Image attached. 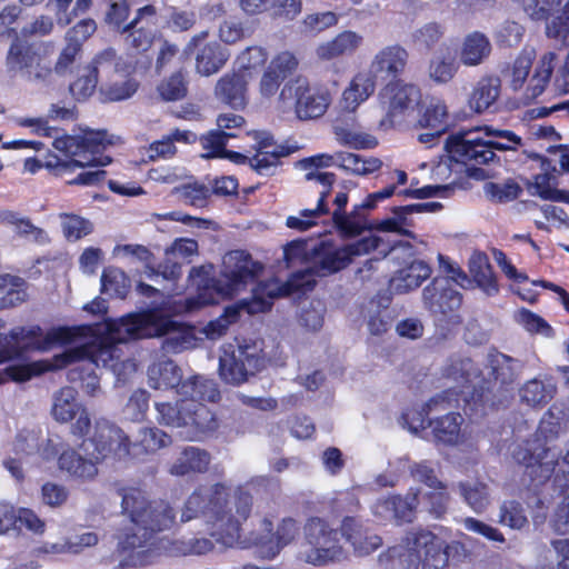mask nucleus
Here are the masks:
<instances>
[{"mask_svg": "<svg viewBox=\"0 0 569 569\" xmlns=\"http://www.w3.org/2000/svg\"><path fill=\"white\" fill-rule=\"evenodd\" d=\"M118 140V137L106 130H89L82 136L54 137L52 146L59 154L48 152L43 160L28 158L24 168L32 173L44 168L51 176L64 179L70 186H98L106 179V170L81 171L78 174L74 172L77 169L106 167L111 163L112 158L108 150Z\"/></svg>", "mask_w": 569, "mask_h": 569, "instance_id": "nucleus-1", "label": "nucleus"}, {"mask_svg": "<svg viewBox=\"0 0 569 569\" xmlns=\"http://www.w3.org/2000/svg\"><path fill=\"white\" fill-rule=\"evenodd\" d=\"M212 522L210 536L228 548L247 547L242 537V521L249 517V489L247 485L233 486L217 482L211 487L200 486L188 497L181 512V521L198 517Z\"/></svg>", "mask_w": 569, "mask_h": 569, "instance_id": "nucleus-2", "label": "nucleus"}, {"mask_svg": "<svg viewBox=\"0 0 569 569\" xmlns=\"http://www.w3.org/2000/svg\"><path fill=\"white\" fill-rule=\"evenodd\" d=\"M119 495L122 513L133 525L118 542L117 550L127 555L119 567H143L151 562L157 533L176 525V510L163 499H149L140 488H122Z\"/></svg>", "mask_w": 569, "mask_h": 569, "instance_id": "nucleus-3", "label": "nucleus"}, {"mask_svg": "<svg viewBox=\"0 0 569 569\" xmlns=\"http://www.w3.org/2000/svg\"><path fill=\"white\" fill-rule=\"evenodd\" d=\"M377 236L365 237L340 248L322 247L315 266L295 272L287 282L280 284L277 279L260 281L251 289V313L269 310L278 297L295 292H306L316 284V276L325 277L348 267L355 258L369 254L380 246Z\"/></svg>", "mask_w": 569, "mask_h": 569, "instance_id": "nucleus-4", "label": "nucleus"}, {"mask_svg": "<svg viewBox=\"0 0 569 569\" xmlns=\"http://www.w3.org/2000/svg\"><path fill=\"white\" fill-rule=\"evenodd\" d=\"M163 349L179 353L196 346V328L173 320L159 309L133 312L106 321V337L112 345L132 340L163 337Z\"/></svg>", "mask_w": 569, "mask_h": 569, "instance_id": "nucleus-5", "label": "nucleus"}, {"mask_svg": "<svg viewBox=\"0 0 569 569\" xmlns=\"http://www.w3.org/2000/svg\"><path fill=\"white\" fill-rule=\"evenodd\" d=\"M457 392L445 391L440 395L432 397L421 410H408L403 415L405 421L409 425V429L418 432L419 429H425L426 426H432L435 438L446 445H458L465 440V432L461 428L463 418L460 413L449 412L433 422L428 421V415L432 411H441L449 409L452 402L457 401Z\"/></svg>", "mask_w": 569, "mask_h": 569, "instance_id": "nucleus-6", "label": "nucleus"}, {"mask_svg": "<svg viewBox=\"0 0 569 569\" xmlns=\"http://www.w3.org/2000/svg\"><path fill=\"white\" fill-rule=\"evenodd\" d=\"M332 102V92L322 84L311 86L306 77L298 76L284 83L277 99L280 112L295 109L300 120L321 118Z\"/></svg>", "mask_w": 569, "mask_h": 569, "instance_id": "nucleus-7", "label": "nucleus"}, {"mask_svg": "<svg viewBox=\"0 0 569 569\" xmlns=\"http://www.w3.org/2000/svg\"><path fill=\"white\" fill-rule=\"evenodd\" d=\"M158 422L173 428H184L191 440L201 439L219 428V419L204 403L179 399L170 402L156 403Z\"/></svg>", "mask_w": 569, "mask_h": 569, "instance_id": "nucleus-8", "label": "nucleus"}, {"mask_svg": "<svg viewBox=\"0 0 569 569\" xmlns=\"http://www.w3.org/2000/svg\"><path fill=\"white\" fill-rule=\"evenodd\" d=\"M249 279V252L231 250L222 258L218 276L204 280L199 288V299L202 305H216L231 299Z\"/></svg>", "mask_w": 569, "mask_h": 569, "instance_id": "nucleus-9", "label": "nucleus"}, {"mask_svg": "<svg viewBox=\"0 0 569 569\" xmlns=\"http://www.w3.org/2000/svg\"><path fill=\"white\" fill-rule=\"evenodd\" d=\"M8 48L4 66L10 77L27 81H46L52 74V63L42 43L19 37L16 29Z\"/></svg>", "mask_w": 569, "mask_h": 569, "instance_id": "nucleus-10", "label": "nucleus"}, {"mask_svg": "<svg viewBox=\"0 0 569 569\" xmlns=\"http://www.w3.org/2000/svg\"><path fill=\"white\" fill-rule=\"evenodd\" d=\"M303 533L307 548L299 552L301 561L322 567L346 558V551L340 545V533L323 519H309Z\"/></svg>", "mask_w": 569, "mask_h": 569, "instance_id": "nucleus-11", "label": "nucleus"}, {"mask_svg": "<svg viewBox=\"0 0 569 569\" xmlns=\"http://www.w3.org/2000/svg\"><path fill=\"white\" fill-rule=\"evenodd\" d=\"M333 166V158L329 153H319L312 157L301 159L297 162V167L305 172V179L316 181L323 187L320 191L318 204L315 209L302 210L298 216L287 218V226L291 229L300 231L308 230L315 224V219L320 214L328 212L326 198L330 192V188L336 181V174L323 171V169Z\"/></svg>", "mask_w": 569, "mask_h": 569, "instance_id": "nucleus-12", "label": "nucleus"}, {"mask_svg": "<svg viewBox=\"0 0 569 569\" xmlns=\"http://www.w3.org/2000/svg\"><path fill=\"white\" fill-rule=\"evenodd\" d=\"M443 547V541L430 531H411L403 539V543L393 546L381 553L379 562L388 567L395 559H398L403 569H418L422 557L426 559L438 557V562L445 563Z\"/></svg>", "mask_w": 569, "mask_h": 569, "instance_id": "nucleus-13", "label": "nucleus"}, {"mask_svg": "<svg viewBox=\"0 0 569 569\" xmlns=\"http://www.w3.org/2000/svg\"><path fill=\"white\" fill-rule=\"evenodd\" d=\"M379 99L386 109V116L379 126L388 130L407 121L420 104L421 92L415 84L391 80L380 90Z\"/></svg>", "mask_w": 569, "mask_h": 569, "instance_id": "nucleus-14", "label": "nucleus"}, {"mask_svg": "<svg viewBox=\"0 0 569 569\" xmlns=\"http://www.w3.org/2000/svg\"><path fill=\"white\" fill-rule=\"evenodd\" d=\"M131 446L123 430L106 420L97 421L93 435L88 439L82 438L81 443L86 455L92 457L97 463L108 458L120 460L131 456Z\"/></svg>", "mask_w": 569, "mask_h": 569, "instance_id": "nucleus-15", "label": "nucleus"}, {"mask_svg": "<svg viewBox=\"0 0 569 569\" xmlns=\"http://www.w3.org/2000/svg\"><path fill=\"white\" fill-rule=\"evenodd\" d=\"M450 157L463 163L488 164L497 160L496 151L482 127L461 130L447 139Z\"/></svg>", "mask_w": 569, "mask_h": 569, "instance_id": "nucleus-16", "label": "nucleus"}, {"mask_svg": "<svg viewBox=\"0 0 569 569\" xmlns=\"http://www.w3.org/2000/svg\"><path fill=\"white\" fill-rule=\"evenodd\" d=\"M78 392L74 388L66 386L53 396L51 415L60 423L71 422L72 436L82 439L88 436L92 422L88 409L78 401Z\"/></svg>", "mask_w": 569, "mask_h": 569, "instance_id": "nucleus-17", "label": "nucleus"}, {"mask_svg": "<svg viewBox=\"0 0 569 569\" xmlns=\"http://www.w3.org/2000/svg\"><path fill=\"white\" fill-rule=\"evenodd\" d=\"M87 355L88 349L86 347H76L54 355L50 360L40 359L27 363L10 365L1 372V378L14 382H26L47 372L67 368L73 365V362L83 359Z\"/></svg>", "mask_w": 569, "mask_h": 569, "instance_id": "nucleus-18", "label": "nucleus"}, {"mask_svg": "<svg viewBox=\"0 0 569 569\" xmlns=\"http://www.w3.org/2000/svg\"><path fill=\"white\" fill-rule=\"evenodd\" d=\"M298 533V525L293 519H283L278 526L277 532H272V522L262 518L259 528L254 529L251 541V552L261 559H272L281 548L290 543Z\"/></svg>", "mask_w": 569, "mask_h": 569, "instance_id": "nucleus-19", "label": "nucleus"}, {"mask_svg": "<svg viewBox=\"0 0 569 569\" xmlns=\"http://www.w3.org/2000/svg\"><path fill=\"white\" fill-rule=\"evenodd\" d=\"M207 37L208 31H201L194 34L183 49L184 54L196 52V71L203 77L218 73L230 58V52L220 42H204Z\"/></svg>", "mask_w": 569, "mask_h": 569, "instance_id": "nucleus-20", "label": "nucleus"}, {"mask_svg": "<svg viewBox=\"0 0 569 569\" xmlns=\"http://www.w3.org/2000/svg\"><path fill=\"white\" fill-rule=\"evenodd\" d=\"M249 79V64L238 58L230 72L224 73L216 83V98L233 109L246 107V93Z\"/></svg>", "mask_w": 569, "mask_h": 569, "instance_id": "nucleus-21", "label": "nucleus"}, {"mask_svg": "<svg viewBox=\"0 0 569 569\" xmlns=\"http://www.w3.org/2000/svg\"><path fill=\"white\" fill-rule=\"evenodd\" d=\"M286 150L263 130L251 132V169L261 176L273 174Z\"/></svg>", "mask_w": 569, "mask_h": 569, "instance_id": "nucleus-22", "label": "nucleus"}, {"mask_svg": "<svg viewBox=\"0 0 569 569\" xmlns=\"http://www.w3.org/2000/svg\"><path fill=\"white\" fill-rule=\"evenodd\" d=\"M249 345L241 343L238 338L234 342L226 343L219 358V375L229 385L239 386L248 380L244 360H249Z\"/></svg>", "mask_w": 569, "mask_h": 569, "instance_id": "nucleus-23", "label": "nucleus"}, {"mask_svg": "<svg viewBox=\"0 0 569 569\" xmlns=\"http://www.w3.org/2000/svg\"><path fill=\"white\" fill-rule=\"evenodd\" d=\"M408 57V51L400 44L385 46L372 57L368 71L376 79H395L403 73Z\"/></svg>", "mask_w": 569, "mask_h": 569, "instance_id": "nucleus-24", "label": "nucleus"}, {"mask_svg": "<svg viewBox=\"0 0 569 569\" xmlns=\"http://www.w3.org/2000/svg\"><path fill=\"white\" fill-rule=\"evenodd\" d=\"M425 306L433 313L445 315L461 303V295L451 288L449 280L435 278L422 291Z\"/></svg>", "mask_w": 569, "mask_h": 569, "instance_id": "nucleus-25", "label": "nucleus"}, {"mask_svg": "<svg viewBox=\"0 0 569 569\" xmlns=\"http://www.w3.org/2000/svg\"><path fill=\"white\" fill-rule=\"evenodd\" d=\"M513 458L525 465L529 477L538 482H542L551 476L557 462V455L540 446L535 448V452H530V449L527 448H519L513 451Z\"/></svg>", "mask_w": 569, "mask_h": 569, "instance_id": "nucleus-26", "label": "nucleus"}, {"mask_svg": "<svg viewBox=\"0 0 569 569\" xmlns=\"http://www.w3.org/2000/svg\"><path fill=\"white\" fill-rule=\"evenodd\" d=\"M362 43V34L352 30H346L332 39L319 43L315 49V56L319 61H331L339 57L355 53Z\"/></svg>", "mask_w": 569, "mask_h": 569, "instance_id": "nucleus-27", "label": "nucleus"}, {"mask_svg": "<svg viewBox=\"0 0 569 569\" xmlns=\"http://www.w3.org/2000/svg\"><path fill=\"white\" fill-rule=\"evenodd\" d=\"M180 399L197 402H218L221 393L218 383L201 375H193L180 386Z\"/></svg>", "mask_w": 569, "mask_h": 569, "instance_id": "nucleus-28", "label": "nucleus"}, {"mask_svg": "<svg viewBox=\"0 0 569 569\" xmlns=\"http://www.w3.org/2000/svg\"><path fill=\"white\" fill-rule=\"evenodd\" d=\"M211 462L210 453L198 447H186L177 460L170 466L169 472L173 476L189 473H203L208 471Z\"/></svg>", "mask_w": 569, "mask_h": 569, "instance_id": "nucleus-29", "label": "nucleus"}, {"mask_svg": "<svg viewBox=\"0 0 569 569\" xmlns=\"http://www.w3.org/2000/svg\"><path fill=\"white\" fill-rule=\"evenodd\" d=\"M97 465L92 457L84 458L72 448L63 450L58 458L61 471L81 480H92L98 475Z\"/></svg>", "mask_w": 569, "mask_h": 569, "instance_id": "nucleus-30", "label": "nucleus"}, {"mask_svg": "<svg viewBox=\"0 0 569 569\" xmlns=\"http://www.w3.org/2000/svg\"><path fill=\"white\" fill-rule=\"evenodd\" d=\"M376 78L369 71L357 73L342 93V108L355 111L376 89Z\"/></svg>", "mask_w": 569, "mask_h": 569, "instance_id": "nucleus-31", "label": "nucleus"}, {"mask_svg": "<svg viewBox=\"0 0 569 569\" xmlns=\"http://www.w3.org/2000/svg\"><path fill=\"white\" fill-rule=\"evenodd\" d=\"M431 268L422 260H415L399 270L391 279V289L397 293H406L417 289L430 277Z\"/></svg>", "mask_w": 569, "mask_h": 569, "instance_id": "nucleus-32", "label": "nucleus"}, {"mask_svg": "<svg viewBox=\"0 0 569 569\" xmlns=\"http://www.w3.org/2000/svg\"><path fill=\"white\" fill-rule=\"evenodd\" d=\"M556 61L557 54L552 51L541 54L535 67L533 73L526 86V100L531 101L545 91L551 79Z\"/></svg>", "mask_w": 569, "mask_h": 569, "instance_id": "nucleus-33", "label": "nucleus"}, {"mask_svg": "<svg viewBox=\"0 0 569 569\" xmlns=\"http://www.w3.org/2000/svg\"><path fill=\"white\" fill-rule=\"evenodd\" d=\"M341 535L353 546L359 556L373 552L381 546V538L377 535L362 532L361 526L355 518L346 517L341 525Z\"/></svg>", "mask_w": 569, "mask_h": 569, "instance_id": "nucleus-34", "label": "nucleus"}, {"mask_svg": "<svg viewBox=\"0 0 569 569\" xmlns=\"http://www.w3.org/2000/svg\"><path fill=\"white\" fill-rule=\"evenodd\" d=\"M149 381L153 389H176L177 395L180 396V386L184 380H182L181 368L174 361L167 360L151 369Z\"/></svg>", "mask_w": 569, "mask_h": 569, "instance_id": "nucleus-35", "label": "nucleus"}, {"mask_svg": "<svg viewBox=\"0 0 569 569\" xmlns=\"http://www.w3.org/2000/svg\"><path fill=\"white\" fill-rule=\"evenodd\" d=\"M469 272L477 286L488 296L498 292V284L487 254L473 252L469 259Z\"/></svg>", "mask_w": 569, "mask_h": 569, "instance_id": "nucleus-36", "label": "nucleus"}, {"mask_svg": "<svg viewBox=\"0 0 569 569\" xmlns=\"http://www.w3.org/2000/svg\"><path fill=\"white\" fill-rule=\"evenodd\" d=\"M333 158V166H338L340 169L356 174V176H368L376 172L382 166L380 159L375 157H361L351 152L339 151L331 154Z\"/></svg>", "mask_w": 569, "mask_h": 569, "instance_id": "nucleus-37", "label": "nucleus"}, {"mask_svg": "<svg viewBox=\"0 0 569 569\" xmlns=\"http://www.w3.org/2000/svg\"><path fill=\"white\" fill-rule=\"evenodd\" d=\"M500 94V81L497 78H482L475 86L470 97L469 107L477 113L488 110Z\"/></svg>", "mask_w": 569, "mask_h": 569, "instance_id": "nucleus-38", "label": "nucleus"}, {"mask_svg": "<svg viewBox=\"0 0 569 569\" xmlns=\"http://www.w3.org/2000/svg\"><path fill=\"white\" fill-rule=\"evenodd\" d=\"M84 347L88 349L87 357L74 362L79 365L68 372V379L71 382L80 381V387L89 396H94L96 391L99 389V377L96 373L98 363L90 352V347Z\"/></svg>", "mask_w": 569, "mask_h": 569, "instance_id": "nucleus-39", "label": "nucleus"}, {"mask_svg": "<svg viewBox=\"0 0 569 569\" xmlns=\"http://www.w3.org/2000/svg\"><path fill=\"white\" fill-rule=\"evenodd\" d=\"M491 44L488 38L480 33L473 32L468 34L460 49V61L468 67L480 64L489 57Z\"/></svg>", "mask_w": 569, "mask_h": 569, "instance_id": "nucleus-40", "label": "nucleus"}, {"mask_svg": "<svg viewBox=\"0 0 569 569\" xmlns=\"http://www.w3.org/2000/svg\"><path fill=\"white\" fill-rule=\"evenodd\" d=\"M9 337L18 346L2 348L1 350H12L14 352L12 359H16L26 352L39 351L34 346L43 339V331L39 325L30 327L18 326L10 330Z\"/></svg>", "mask_w": 569, "mask_h": 569, "instance_id": "nucleus-41", "label": "nucleus"}, {"mask_svg": "<svg viewBox=\"0 0 569 569\" xmlns=\"http://www.w3.org/2000/svg\"><path fill=\"white\" fill-rule=\"evenodd\" d=\"M188 87V71L184 68H179L159 82L157 92L163 101H179L187 97Z\"/></svg>", "mask_w": 569, "mask_h": 569, "instance_id": "nucleus-42", "label": "nucleus"}, {"mask_svg": "<svg viewBox=\"0 0 569 569\" xmlns=\"http://www.w3.org/2000/svg\"><path fill=\"white\" fill-rule=\"evenodd\" d=\"M27 282L17 276L0 274V310L16 307L27 300Z\"/></svg>", "mask_w": 569, "mask_h": 569, "instance_id": "nucleus-43", "label": "nucleus"}, {"mask_svg": "<svg viewBox=\"0 0 569 569\" xmlns=\"http://www.w3.org/2000/svg\"><path fill=\"white\" fill-rule=\"evenodd\" d=\"M457 70L458 66L453 52L448 48H441L432 56L428 74L437 83H447L455 77Z\"/></svg>", "mask_w": 569, "mask_h": 569, "instance_id": "nucleus-44", "label": "nucleus"}, {"mask_svg": "<svg viewBox=\"0 0 569 569\" xmlns=\"http://www.w3.org/2000/svg\"><path fill=\"white\" fill-rule=\"evenodd\" d=\"M521 366L518 360L500 352L488 356V376L502 385L512 382Z\"/></svg>", "mask_w": 569, "mask_h": 569, "instance_id": "nucleus-45", "label": "nucleus"}, {"mask_svg": "<svg viewBox=\"0 0 569 569\" xmlns=\"http://www.w3.org/2000/svg\"><path fill=\"white\" fill-rule=\"evenodd\" d=\"M418 126L445 132L448 128V108L441 100L433 99L418 118Z\"/></svg>", "mask_w": 569, "mask_h": 569, "instance_id": "nucleus-46", "label": "nucleus"}, {"mask_svg": "<svg viewBox=\"0 0 569 569\" xmlns=\"http://www.w3.org/2000/svg\"><path fill=\"white\" fill-rule=\"evenodd\" d=\"M98 67L93 63L86 66L77 79L70 83L69 90L77 101H84L91 97L98 84Z\"/></svg>", "mask_w": 569, "mask_h": 569, "instance_id": "nucleus-47", "label": "nucleus"}, {"mask_svg": "<svg viewBox=\"0 0 569 569\" xmlns=\"http://www.w3.org/2000/svg\"><path fill=\"white\" fill-rule=\"evenodd\" d=\"M80 333V328L76 326L52 327L43 335V339L34 348L39 349L40 352H46L56 346H67L74 342Z\"/></svg>", "mask_w": 569, "mask_h": 569, "instance_id": "nucleus-48", "label": "nucleus"}, {"mask_svg": "<svg viewBox=\"0 0 569 569\" xmlns=\"http://www.w3.org/2000/svg\"><path fill=\"white\" fill-rule=\"evenodd\" d=\"M445 377L457 383V387L465 383L476 386L480 379V370L470 359H460L450 363L445 369Z\"/></svg>", "mask_w": 569, "mask_h": 569, "instance_id": "nucleus-49", "label": "nucleus"}, {"mask_svg": "<svg viewBox=\"0 0 569 569\" xmlns=\"http://www.w3.org/2000/svg\"><path fill=\"white\" fill-rule=\"evenodd\" d=\"M126 273L114 267L104 268L101 274V292L110 298H126L128 293Z\"/></svg>", "mask_w": 569, "mask_h": 569, "instance_id": "nucleus-50", "label": "nucleus"}, {"mask_svg": "<svg viewBox=\"0 0 569 569\" xmlns=\"http://www.w3.org/2000/svg\"><path fill=\"white\" fill-rule=\"evenodd\" d=\"M545 33L547 38L569 46V0L545 23Z\"/></svg>", "mask_w": 569, "mask_h": 569, "instance_id": "nucleus-51", "label": "nucleus"}, {"mask_svg": "<svg viewBox=\"0 0 569 569\" xmlns=\"http://www.w3.org/2000/svg\"><path fill=\"white\" fill-rule=\"evenodd\" d=\"M566 0H522V8L526 14L533 21H543L545 23L559 13Z\"/></svg>", "mask_w": 569, "mask_h": 569, "instance_id": "nucleus-52", "label": "nucleus"}, {"mask_svg": "<svg viewBox=\"0 0 569 569\" xmlns=\"http://www.w3.org/2000/svg\"><path fill=\"white\" fill-rule=\"evenodd\" d=\"M535 56L533 49H525L513 61L509 73V84L512 90L517 91L523 88L531 70Z\"/></svg>", "mask_w": 569, "mask_h": 569, "instance_id": "nucleus-53", "label": "nucleus"}, {"mask_svg": "<svg viewBox=\"0 0 569 569\" xmlns=\"http://www.w3.org/2000/svg\"><path fill=\"white\" fill-rule=\"evenodd\" d=\"M495 151H516L522 146V139L511 130L483 126Z\"/></svg>", "mask_w": 569, "mask_h": 569, "instance_id": "nucleus-54", "label": "nucleus"}, {"mask_svg": "<svg viewBox=\"0 0 569 569\" xmlns=\"http://www.w3.org/2000/svg\"><path fill=\"white\" fill-rule=\"evenodd\" d=\"M234 136L222 130H211L207 134H202L198 140L203 150H206L203 157L207 159H220L224 153L228 139Z\"/></svg>", "mask_w": 569, "mask_h": 569, "instance_id": "nucleus-55", "label": "nucleus"}, {"mask_svg": "<svg viewBox=\"0 0 569 569\" xmlns=\"http://www.w3.org/2000/svg\"><path fill=\"white\" fill-rule=\"evenodd\" d=\"M459 490L465 501L476 511H482L489 502L487 486L481 482H461Z\"/></svg>", "mask_w": 569, "mask_h": 569, "instance_id": "nucleus-56", "label": "nucleus"}, {"mask_svg": "<svg viewBox=\"0 0 569 569\" xmlns=\"http://www.w3.org/2000/svg\"><path fill=\"white\" fill-rule=\"evenodd\" d=\"M121 33L124 34L127 49L132 53H144L152 47L156 34L140 29H127L123 26Z\"/></svg>", "mask_w": 569, "mask_h": 569, "instance_id": "nucleus-57", "label": "nucleus"}, {"mask_svg": "<svg viewBox=\"0 0 569 569\" xmlns=\"http://www.w3.org/2000/svg\"><path fill=\"white\" fill-rule=\"evenodd\" d=\"M139 83L132 78L111 82L101 88L104 101L114 102L131 98L138 90Z\"/></svg>", "mask_w": 569, "mask_h": 569, "instance_id": "nucleus-58", "label": "nucleus"}, {"mask_svg": "<svg viewBox=\"0 0 569 569\" xmlns=\"http://www.w3.org/2000/svg\"><path fill=\"white\" fill-rule=\"evenodd\" d=\"M62 218V230L63 234L68 240L77 241L92 232V223L73 213H63Z\"/></svg>", "mask_w": 569, "mask_h": 569, "instance_id": "nucleus-59", "label": "nucleus"}, {"mask_svg": "<svg viewBox=\"0 0 569 569\" xmlns=\"http://www.w3.org/2000/svg\"><path fill=\"white\" fill-rule=\"evenodd\" d=\"M529 191L531 194L538 196L543 200L560 201L565 199V191L553 187L552 177L548 173L536 174L529 184Z\"/></svg>", "mask_w": 569, "mask_h": 569, "instance_id": "nucleus-60", "label": "nucleus"}, {"mask_svg": "<svg viewBox=\"0 0 569 569\" xmlns=\"http://www.w3.org/2000/svg\"><path fill=\"white\" fill-rule=\"evenodd\" d=\"M158 20L159 13L157 7L148 3L137 9L133 19L126 26L127 29L141 28V30L150 31L151 33L156 34L158 29Z\"/></svg>", "mask_w": 569, "mask_h": 569, "instance_id": "nucleus-61", "label": "nucleus"}, {"mask_svg": "<svg viewBox=\"0 0 569 569\" xmlns=\"http://www.w3.org/2000/svg\"><path fill=\"white\" fill-rule=\"evenodd\" d=\"M139 443L146 452H153L171 443V437L158 428H143L140 431Z\"/></svg>", "mask_w": 569, "mask_h": 569, "instance_id": "nucleus-62", "label": "nucleus"}, {"mask_svg": "<svg viewBox=\"0 0 569 569\" xmlns=\"http://www.w3.org/2000/svg\"><path fill=\"white\" fill-rule=\"evenodd\" d=\"M413 480L425 483L432 490H446L447 486L437 478L435 470L426 461L413 462L410 466Z\"/></svg>", "mask_w": 569, "mask_h": 569, "instance_id": "nucleus-63", "label": "nucleus"}, {"mask_svg": "<svg viewBox=\"0 0 569 569\" xmlns=\"http://www.w3.org/2000/svg\"><path fill=\"white\" fill-rule=\"evenodd\" d=\"M299 60L290 51L278 53L269 63L268 68L272 73L284 80L289 74L298 69Z\"/></svg>", "mask_w": 569, "mask_h": 569, "instance_id": "nucleus-64", "label": "nucleus"}]
</instances>
